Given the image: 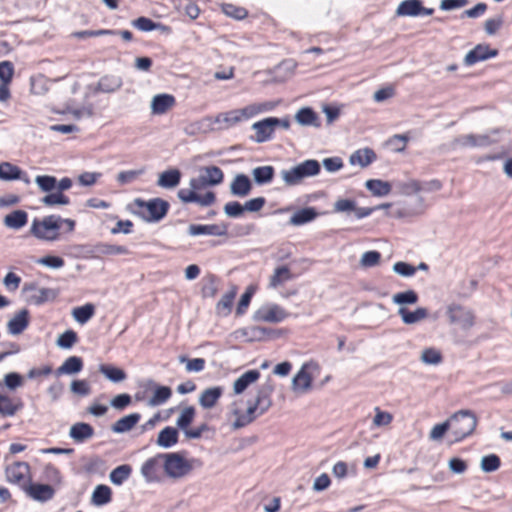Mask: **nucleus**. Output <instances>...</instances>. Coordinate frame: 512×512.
Listing matches in <instances>:
<instances>
[{"label": "nucleus", "instance_id": "nucleus-27", "mask_svg": "<svg viewBox=\"0 0 512 512\" xmlns=\"http://www.w3.org/2000/svg\"><path fill=\"white\" fill-rule=\"evenodd\" d=\"M140 419L141 415L139 413L128 414L113 423L111 430L117 434L126 433L130 431L139 422Z\"/></svg>", "mask_w": 512, "mask_h": 512}, {"label": "nucleus", "instance_id": "nucleus-36", "mask_svg": "<svg viewBox=\"0 0 512 512\" xmlns=\"http://www.w3.org/2000/svg\"><path fill=\"white\" fill-rule=\"evenodd\" d=\"M22 408L23 402L20 399L14 402L9 396L0 394V414L2 416H14Z\"/></svg>", "mask_w": 512, "mask_h": 512}, {"label": "nucleus", "instance_id": "nucleus-64", "mask_svg": "<svg viewBox=\"0 0 512 512\" xmlns=\"http://www.w3.org/2000/svg\"><path fill=\"white\" fill-rule=\"evenodd\" d=\"M4 384L10 390L23 385V377L17 372H10L4 376Z\"/></svg>", "mask_w": 512, "mask_h": 512}, {"label": "nucleus", "instance_id": "nucleus-9", "mask_svg": "<svg viewBox=\"0 0 512 512\" xmlns=\"http://www.w3.org/2000/svg\"><path fill=\"white\" fill-rule=\"evenodd\" d=\"M498 53L499 51L497 49H491L488 44H477L465 55L464 64L466 66H472L478 62L496 57Z\"/></svg>", "mask_w": 512, "mask_h": 512}, {"label": "nucleus", "instance_id": "nucleus-51", "mask_svg": "<svg viewBox=\"0 0 512 512\" xmlns=\"http://www.w3.org/2000/svg\"><path fill=\"white\" fill-rule=\"evenodd\" d=\"M195 414V408L193 406H187L181 411L179 417L177 418L176 425L183 431L184 434L185 431L189 429L190 424L193 422Z\"/></svg>", "mask_w": 512, "mask_h": 512}, {"label": "nucleus", "instance_id": "nucleus-40", "mask_svg": "<svg viewBox=\"0 0 512 512\" xmlns=\"http://www.w3.org/2000/svg\"><path fill=\"white\" fill-rule=\"evenodd\" d=\"M112 490L109 486L99 484L95 487L91 495V503L95 506H103L111 502Z\"/></svg>", "mask_w": 512, "mask_h": 512}, {"label": "nucleus", "instance_id": "nucleus-8", "mask_svg": "<svg viewBox=\"0 0 512 512\" xmlns=\"http://www.w3.org/2000/svg\"><path fill=\"white\" fill-rule=\"evenodd\" d=\"M131 251L126 246L108 245L98 243L96 245L81 246L79 254L82 256H109L113 254H129Z\"/></svg>", "mask_w": 512, "mask_h": 512}, {"label": "nucleus", "instance_id": "nucleus-21", "mask_svg": "<svg viewBox=\"0 0 512 512\" xmlns=\"http://www.w3.org/2000/svg\"><path fill=\"white\" fill-rule=\"evenodd\" d=\"M252 190V182L245 174H237L230 184V192L234 196L245 197Z\"/></svg>", "mask_w": 512, "mask_h": 512}, {"label": "nucleus", "instance_id": "nucleus-5", "mask_svg": "<svg viewBox=\"0 0 512 512\" xmlns=\"http://www.w3.org/2000/svg\"><path fill=\"white\" fill-rule=\"evenodd\" d=\"M63 224V218L57 215H49L42 221L35 218L32 222L30 232L38 239L54 240L58 236V231Z\"/></svg>", "mask_w": 512, "mask_h": 512}, {"label": "nucleus", "instance_id": "nucleus-32", "mask_svg": "<svg viewBox=\"0 0 512 512\" xmlns=\"http://www.w3.org/2000/svg\"><path fill=\"white\" fill-rule=\"evenodd\" d=\"M311 385L312 377L303 366L292 379V389L295 392L305 393L310 390Z\"/></svg>", "mask_w": 512, "mask_h": 512}, {"label": "nucleus", "instance_id": "nucleus-16", "mask_svg": "<svg viewBox=\"0 0 512 512\" xmlns=\"http://www.w3.org/2000/svg\"><path fill=\"white\" fill-rule=\"evenodd\" d=\"M29 322V311L25 308L21 309L8 321V332L12 335H19L29 326Z\"/></svg>", "mask_w": 512, "mask_h": 512}, {"label": "nucleus", "instance_id": "nucleus-50", "mask_svg": "<svg viewBox=\"0 0 512 512\" xmlns=\"http://www.w3.org/2000/svg\"><path fill=\"white\" fill-rule=\"evenodd\" d=\"M293 278L292 273L286 266L277 267L270 278L269 286L277 288Z\"/></svg>", "mask_w": 512, "mask_h": 512}, {"label": "nucleus", "instance_id": "nucleus-37", "mask_svg": "<svg viewBox=\"0 0 512 512\" xmlns=\"http://www.w3.org/2000/svg\"><path fill=\"white\" fill-rule=\"evenodd\" d=\"M421 0H403L398 5L395 14L398 17H418Z\"/></svg>", "mask_w": 512, "mask_h": 512}, {"label": "nucleus", "instance_id": "nucleus-24", "mask_svg": "<svg viewBox=\"0 0 512 512\" xmlns=\"http://www.w3.org/2000/svg\"><path fill=\"white\" fill-rule=\"evenodd\" d=\"M397 313L401 317L403 323L407 325L416 324L428 317V310L424 307H418L414 311H410L405 307H399Z\"/></svg>", "mask_w": 512, "mask_h": 512}, {"label": "nucleus", "instance_id": "nucleus-45", "mask_svg": "<svg viewBox=\"0 0 512 512\" xmlns=\"http://www.w3.org/2000/svg\"><path fill=\"white\" fill-rule=\"evenodd\" d=\"M99 372L113 383H119L126 379L127 375L121 368L109 364H101Z\"/></svg>", "mask_w": 512, "mask_h": 512}, {"label": "nucleus", "instance_id": "nucleus-55", "mask_svg": "<svg viewBox=\"0 0 512 512\" xmlns=\"http://www.w3.org/2000/svg\"><path fill=\"white\" fill-rule=\"evenodd\" d=\"M420 359L427 365H438L442 362L443 357L439 350L431 347L422 351Z\"/></svg>", "mask_w": 512, "mask_h": 512}, {"label": "nucleus", "instance_id": "nucleus-33", "mask_svg": "<svg viewBox=\"0 0 512 512\" xmlns=\"http://www.w3.org/2000/svg\"><path fill=\"white\" fill-rule=\"evenodd\" d=\"M274 176L275 169L270 165L258 166L252 170L253 181L259 186L271 183Z\"/></svg>", "mask_w": 512, "mask_h": 512}, {"label": "nucleus", "instance_id": "nucleus-20", "mask_svg": "<svg viewBox=\"0 0 512 512\" xmlns=\"http://www.w3.org/2000/svg\"><path fill=\"white\" fill-rule=\"evenodd\" d=\"M175 104V97L170 94H158L151 100V112L154 115H161L166 113Z\"/></svg>", "mask_w": 512, "mask_h": 512}, {"label": "nucleus", "instance_id": "nucleus-35", "mask_svg": "<svg viewBox=\"0 0 512 512\" xmlns=\"http://www.w3.org/2000/svg\"><path fill=\"white\" fill-rule=\"evenodd\" d=\"M123 82L121 77L114 75H105L98 81L96 91L103 93H112L121 88Z\"/></svg>", "mask_w": 512, "mask_h": 512}, {"label": "nucleus", "instance_id": "nucleus-48", "mask_svg": "<svg viewBox=\"0 0 512 512\" xmlns=\"http://www.w3.org/2000/svg\"><path fill=\"white\" fill-rule=\"evenodd\" d=\"M23 171L16 165L9 162L0 164V179L5 181H12L22 179Z\"/></svg>", "mask_w": 512, "mask_h": 512}, {"label": "nucleus", "instance_id": "nucleus-31", "mask_svg": "<svg viewBox=\"0 0 512 512\" xmlns=\"http://www.w3.org/2000/svg\"><path fill=\"white\" fill-rule=\"evenodd\" d=\"M377 158L376 153L371 148L359 149L351 154L349 162L352 165L359 164L361 167H367Z\"/></svg>", "mask_w": 512, "mask_h": 512}, {"label": "nucleus", "instance_id": "nucleus-47", "mask_svg": "<svg viewBox=\"0 0 512 512\" xmlns=\"http://www.w3.org/2000/svg\"><path fill=\"white\" fill-rule=\"evenodd\" d=\"M95 315V305L86 303L85 305L75 307L72 310V316L80 324L87 323Z\"/></svg>", "mask_w": 512, "mask_h": 512}, {"label": "nucleus", "instance_id": "nucleus-13", "mask_svg": "<svg viewBox=\"0 0 512 512\" xmlns=\"http://www.w3.org/2000/svg\"><path fill=\"white\" fill-rule=\"evenodd\" d=\"M252 129L255 130L256 133L255 136H251L250 139L256 143H264L271 140L275 131L270 117L255 122L252 125Z\"/></svg>", "mask_w": 512, "mask_h": 512}, {"label": "nucleus", "instance_id": "nucleus-10", "mask_svg": "<svg viewBox=\"0 0 512 512\" xmlns=\"http://www.w3.org/2000/svg\"><path fill=\"white\" fill-rule=\"evenodd\" d=\"M288 316V313L279 305L272 304L270 306L258 309L254 314V320L269 323H279Z\"/></svg>", "mask_w": 512, "mask_h": 512}, {"label": "nucleus", "instance_id": "nucleus-53", "mask_svg": "<svg viewBox=\"0 0 512 512\" xmlns=\"http://www.w3.org/2000/svg\"><path fill=\"white\" fill-rule=\"evenodd\" d=\"M35 183L41 191L49 194L56 189L57 178L51 175H38L35 178Z\"/></svg>", "mask_w": 512, "mask_h": 512}, {"label": "nucleus", "instance_id": "nucleus-3", "mask_svg": "<svg viewBox=\"0 0 512 512\" xmlns=\"http://www.w3.org/2000/svg\"><path fill=\"white\" fill-rule=\"evenodd\" d=\"M135 206L140 208L137 212L147 222H159L168 213L170 204L161 198H153L148 201L137 198L134 200Z\"/></svg>", "mask_w": 512, "mask_h": 512}, {"label": "nucleus", "instance_id": "nucleus-39", "mask_svg": "<svg viewBox=\"0 0 512 512\" xmlns=\"http://www.w3.org/2000/svg\"><path fill=\"white\" fill-rule=\"evenodd\" d=\"M58 297V291L53 288L42 287L29 297V302L40 306L52 302Z\"/></svg>", "mask_w": 512, "mask_h": 512}, {"label": "nucleus", "instance_id": "nucleus-34", "mask_svg": "<svg viewBox=\"0 0 512 512\" xmlns=\"http://www.w3.org/2000/svg\"><path fill=\"white\" fill-rule=\"evenodd\" d=\"M318 216L314 207H304L297 210L290 218L289 223L294 226L304 225L313 221Z\"/></svg>", "mask_w": 512, "mask_h": 512}, {"label": "nucleus", "instance_id": "nucleus-59", "mask_svg": "<svg viewBox=\"0 0 512 512\" xmlns=\"http://www.w3.org/2000/svg\"><path fill=\"white\" fill-rule=\"evenodd\" d=\"M255 290H256L255 287L252 285L247 287L246 291L241 295V298L238 302V305L236 308L237 314L241 315L245 312V310L247 309V307L249 306V304L251 302V299L255 293Z\"/></svg>", "mask_w": 512, "mask_h": 512}, {"label": "nucleus", "instance_id": "nucleus-28", "mask_svg": "<svg viewBox=\"0 0 512 512\" xmlns=\"http://www.w3.org/2000/svg\"><path fill=\"white\" fill-rule=\"evenodd\" d=\"M148 384L149 386L154 387V393L148 401L150 406H159L171 397L172 390L170 387L157 385L153 380H149Z\"/></svg>", "mask_w": 512, "mask_h": 512}, {"label": "nucleus", "instance_id": "nucleus-43", "mask_svg": "<svg viewBox=\"0 0 512 512\" xmlns=\"http://www.w3.org/2000/svg\"><path fill=\"white\" fill-rule=\"evenodd\" d=\"M132 25L137 28L140 31L143 32H150L153 30H162V31H169L170 28L161 24L160 22H155L152 19L148 17H138L137 19L132 21Z\"/></svg>", "mask_w": 512, "mask_h": 512}, {"label": "nucleus", "instance_id": "nucleus-25", "mask_svg": "<svg viewBox=\"0 0 512 512\" xmlns=\"http://www.w3.org/2000/svg\"><path fill=\"white\" fill-rule=\"evenodd\" d=\"M181 177L182 173L179 169L171 168L159 175L157 185L165 189H172L179 185Z\"/></svg>", "mask_w": 512, "mask_h": 512}, {"label": "nucleus", "instance_id": "nucleus-56", "mask_svg": "<svg viewBox=\"0 0 512 512\" xmlns=\"http://www.w3.org/2000/svg\"><path fill=\"white\" fill-rule=\"evenodd\" d=\"M500 465V457L496 454H489L482 457L480 467L482 471L486 473H491L498 470Z\"/></svg>", "mask_w": 512, "mask_h": 512}, {"label": "nucleus", "instance_id": "nucleus-17", "mask_svg": "<svg viewBox=\"0 0 512 512\" xmlns=\"http://www.w3.org/2000/svg\"><path fill=\"white\" fill-rule=\"evenodd\" d=\"M162 458L157 454L154 457L146 460L141 467V474L148 483L158 482L160 480L159 477V467L160 460Z\"/></svg>", "mask_w": 512, "mask_h": 512}, {"label": "nucleus", "instance_id": "nucleus-2", "mask_svg": "<svg viewBox=\"0 0 512 512\" xmlns=\"http://www.w3.org/2000/svg\"><path fill=\"white\" fill-rule=\"evenodd\" d=\"M321 171L320 163L315 159H307L290 169L281 171V176L288 186H295L303 179L316 176Z\"/></svg>", "mask_w": 512, "mask_h": 512}, {"label": "nucleus", "instance_id": "nucleus-63", "mask_svg": "<svg viewBox=\"0 0 512 512\" xmlns=\"http://www.w3.org/2000/svg\"><path fill=\"white\" fill-rule=\"evenodd\" d=\"M14 75V65L10 61L0 62V80L3 83H11Z\"/></svg>", "mask_w": 512, "mask_h": 512}, {"label": "nucleus", "instance_id": "nucleus-61", "mask_svg": "<svg viewBox=\"0 0 512 512\" xmlns=\"http://www.w3.org/2000/svg\"><path fill=\"white\" fill-rule=\"evenodd\" d=\"M396 187L399 189L400 193L404 195H411L413 193H418L422 190V186L420 182L416 180H411L408 182H398Z\"/></svg>", "mask_w": 512, "mask_h": 512}, {"label": "nucleus", "instance_id": "nucleus-4", "mask_svg": "<svg viewBox=\"0 0 512 512\" xmlns=\"http://www.w3.org/2000/svg\"><path fill=\"white\" fill-rule=\"evenodd\" d=\"M159 457L164 460L163 468L167 476L174 479L189 474L193 469L192 463L195 461H189L177 452L159 454Z\"/></svg>", "mask_w": 512, "mask_h": 512}, {"label": "nucleus", "instance_id": "nucleus-30", "mask_svg": "<svg viewBox=\"0 0 512 512\" xmlns=\"http://www.w3.org/2000/svg\"><path fill=\"white\" fill-rule=\"evenodd\" d=\"M28 222V214L24 210H14L4 217L3 223L6 227L18 230Z\"/></svg>", "mask_w": 512, "mask_h": 512}, {"label": "nucleus", "instance_id": "nucleus-49", "mask_svg": "<svg viewBox=\"0 0 512 512\" xmlns=\"http://www.w3.org/2000/svg\"><path fill=\"white\" fill-rule=\"evenodd\" d=\"M131 473L132 467L129 464H122L110 472L109 479L115 485H122L130 477Z\"/></svg>", "mask_w": 512, "mask_h": 512}, {"label": "nucleus", "instance_id": "nucleus-29", "mask_svg": "<svg viewBox=\"0 0 512 512\" xmlns=\"http://www.w3.org/2000/svg\"><path fill=\"white\" fill-rule=\"evenodd\" d=\"M178 430L171 426H166L159 433L156 444L162 448H170L178 442Z\"/></svg>", "mask_w": 512, "mask_h": 512}, {"label": "nucleus", "instance_id": "nucleus-42", "mask_svg": "<svg viewBox=\"0 0 512 512\" xmlns=\"http://www.w3.org/2000/svg\"><path fill=\"white\" fill-rule=\"evenodd\" d=\"M200 172L209 186H217L224 180V173L218 166H205Z\"/></svg>", "mask_w": 512, "mask_h": 512}, {"label": "nucleus", "instance_id": "nucleus-6", "mask_svg": "<svg viewBox=\"0 0 512 512\" xmlns=\"http://www.w3.org/2000/svg\"><path fill=\"white\" fill-rule=\"evenodd\" d=\"M6 480L18 485L23 491L31 481L30 466L27 462L17 461L5 469Z\"/></svg>", "mask_w": 512, "mask_h": 512}, {"label": "nucleus", "instance_id": "nucleus-18", "mask_svg": "<svg viewBox=\"0 0 512 512\" xmlns=\"http://www.w3.org/2000/svg\"><path fill=\"white\" fill-rule=\"evenodd\" d=\"M95 434L94 428L85 422H77L70 427L69 436L76 443H83Z\"/></svg>", "mask_w": 512, "mask_h": 512}, {"label": "nucleus", "instance_id": "nucleus-44", "mask_svg": "<svg viewBox=\"0 0 512 512\" xmlns=\"http://www.w3.org/2000/svg\"><path fill=\"white\" fill-rule=\"evenodd\" d=\"M282 335V331L279 329H273L269 327H252L251 336L253 340L266 341L279 338Z\"/></svg>", "mask_w": 512, "mask_h": 512}, {"label": "nucleus", "instance_id": "nucleus-23", "mask_svg": "<svg viewBox=\"0 0 512 512\" xmlns=\"http://www.w3.org/2000/svg\"><path fill=\"white\" fill-rule=\"evenodd\" d=\"M84 363L79 356L68 357L63 364L55 370L57 377L62 375H75L83 369Z\"/></svg>", "mask_w": 512, "mask_h": 512}, {"label": "nucleus", "instance_id": "nucleus-11", "mask_svg": "<svg viewBox=\"0 0 512 512\" xmlns=\"http://www.w3.org/2000/svg\"><path fill=\"white\" fill-rule=\"evenodd\" d=\"M275 385L273 380L268 377L267 380L259 386L254 403L260 407V414H264L272 406L271 396L274 392Z\"/></svg>", "mask_w": 512, "mask_h": 512}, {"label": "nucleus", "instance_id": "nucleus-62", "mask_svg": "<svg viewBox=\"0 0 512 512\" xmlns=\"http://www.w3.org/2000/svg\"><path fill=\"white\" fill-rule=\"evenodd\" d=\"M244 212L243 205L238 201L228 202L224 206V213L230 218H239Z\"/></svg>", "mask_w": 512, "mask_h": 512}, {"label": "nucleus", "instance_id": "nucleus-14", "mask_svg": "<svg viewBox=\"0 0 512 512\" xmlns=\"http://www.w3.org/2000/svg\"><path fill=\"white\" fill-rule=\"evenodd\" d=\"M188 233L191 236L200 235H213V236H226L228 233V225L225 223L221 224H191L188 227Z\"/></svg>", "mask_w": 512, "mask_h": 512}, {"label": "nucleus", "instance_id": "nucleus-60", "mask_svg": "<svg viewBox=\"0 0 512 512\" xmlns=\"http://www.w3.org/2000/svg\"><path fill=\"white\" fill-rule=\"evenodd\" d=\"M179 361L181 363L186 362V370L188 372H201L204 370L206 363L203 358L188 359L186 356H180Z\"/></svg>", "mask_w": 512, "mask_h": 512}, {"label": "nucleus", "instance_id": "nucleus-41", "mask_svg": "<svg viewBox=\"0 0 512 512\" xmlns=\"http://www.w3.org/2000/svg\"><path fill=\"white\" fill-rule=\"evenodd\" d=\"M365 187L373 196L383 197L391 192L392 185L388 181L380 179H369L365 182Z\"/></svg>", "mask_w": 512, "mask_h": 512}, {"label": "nucleus", "instance_id": "nucleus-26", "mask_svg": "<svg viewBox=\"0 0 512 512\" xmlns=\"http://www.w3.org/2000/svg\"><path fill=\"white\" fill-rule=\"evenodd\" d=\"M260 378V372L258 370H248L238 377L233 384V391L235 394L243 393L252 383L256 382Z\"/></svg>", "mask_w": 512, "mask_h": 512}, {"label": "nucleus", "instance_id": "nucleus-58", "mask_svg": "<svg viewBox=\"0 0 512 512\" xmlns=\"http://www.w3.org/2000/svg\"><path fill=\"white\" fill-rule=\"evenodd\" d=\"M78 340L77 333L73 330H66L59 335L56 344L63 349H70Z\"/></svg>", "mask_w": 512, "mask_h": 512}, {"label": "nucleus", "instance_id": "nucleus-46", "mask_svg": "<svg viewBox=\"0 0 512 512\" xmlns=\"http://www.w3.org/2000/svg\"><path fill=\"white\" fill-rule=\"evenodd\" d=\"M461 145L471 147H485L495 143V140H491L489 135H474L468 134L459 139Z\"/></svg>", "mask_w": 512, "mask_h": 512}, {"label": "nucleus", "instance_id": "nucleus-12", "mask_svg": "<svg viewBox=\"0 0 512 512\" xmlns=\"http://www.w3.org/2000/svg\"><path fill=\"white\" fill-rule=\"evenodd\" d=\"M24 491L31 499L42 503L51 500L55 495V489L51 485L31 481Z\"/></svg>", "mask_w": 512, "mask_h": 512}, {"label": "nucleus", "instance_id": "nucleus-15", "mask_svg": "<svg viewBox=\"0 0 512 512\" xmlns=\"http://www.w3.org/2000/svg\"><path fill=\"white\" fill-rule=\"evenodd\" d=\"M249 107H245L240 110H231L226 113H221L216 116L215 123H218L221 129H227L236 123L240 122L243 118H248L250 114H248Z\"/></svg>", "mask_w": 512, "mask_h": 512}, {"label": "nucleus", "instance_id": "nucleus-57", "mask_svg": "<svg viewBox=\"0 0 512 512\" xmlns=\"http://www.w3.org/2000/svg\"><path fill=\"white\" fill-rule=\"evenodd\" d=\"M222 11L228 17H231L236 20H242L247 17L248 12L245 8L236 6L231 3H224L222 5Z\"/></svg>", "mask_w": 512, "mask_h": 512}, {"label": "nucleus", "instance_id": "nucleus-54", "mask_svg": "<svg viewBox=\"0 0 512 512\" xmlns=\"http://www.w3.org/2000/svg\"><path fill=\"white\" fill-rule=\"evenodd\" d=\"M392 300L398 305H412L417 303L418 294L414 290H407L393 295Z\"/></svg>", "mask_w": 512, "mask_h": 512}, {"label": "nucleus", "instance_id": "nucleus-52", "mask_svg": "<svg viewBox=\"0 0 512 512\" xmlns=\"http://www.w3.org/2000/svg\"><path fill=\"white\" fill-rule=\"evenodd\" d=\"M41 202L45 206L51 207V206H55V205H68V204H70V199L68 196L63 194V192L57 191V192H52V193L45 195L41 199Z\"/></svg>", "mask_w": 512, "mask_h": 512}, {"label": "nucleus", "instance_id": "nucleus-1", "mask_svg": "<svg viewBox=\"0 0 512 512\" xmlns=\"http://www.w3.org/2000/svg\"><path fill=\"white\" fill-rule=\"evenodd\" d=\"M451 433L455 441L470 436L477 426V416L471 410H460L449 418Z\"/></svg>", "mask_w": 512, "mask_h": 512}, {"label": "nucleus", "instance_id": "nucleus-7", "mask_svg": "<svg viewBox=\"0 0 512 512\" xmlns=\"http://www.w3.org/2000/svg\"><path fill=\"white\" fill-rule=\"evenodd\" d=\"M447 315L450 323L459 325L463 330H469L475 324L473 312L458 304L449 305Z\"/></svg>", "mask_w": 512, "mask_h": 512}, {"label": "nucleus", "instance_id": "nucleus-38", "mask_svg": "<svg viewBox=\"0 0 512 512\" xmlns=\"http://www.w3.org/2000/svg\"><path fill=\"white\" fill-rule=\"evenodd\" d=\"M237 294V287L231 286L216 304V312L218 315L227 316L232 310L234 298Z\"/></svg>", "mask_w": 512, "mask_h": 512}, {"label": "nucleus", "instance_id": "nucleus-22", "mask_svg": "<svg viewBox=\"0 0 512 512\" xmlns=\"http://www.w3.org/2000/svg\"><path fill=\"white\" fill-rule=\"evenodd\" d=\"M224 392L223 387L221 386H214L209 387L202 391V393L199 396V404L204 409H211L213 408L218 400L221 398L222 394Z\"/></svg>", "mask_w": 512, "mask_h": 512}, {"label": "nucleus", "instance_id": "nucleus-19", "mask_svg": "<svg viewBox=\"0 0 512 512\" xmlns=\"http://www.w3.org/2000/svg\"><path fill=\"white\" fill-rule=\"evenodd\" d=\"M295 121L301 126L321 127L318 114L309 106L302 107L296 112Z\"/></svg>", "mask_w": 512, "mask_h": 512}]
</instances>
